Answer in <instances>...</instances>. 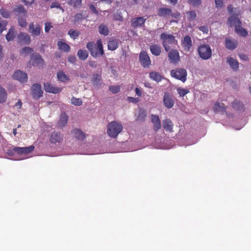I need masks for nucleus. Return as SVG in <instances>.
Returning <instances> with one entry per match:
<instances>
[{"label": "nucleus", "mask_w": 251, "mask_h": 251, "mask_svg": "<svg viewBox=\"0 0 251 251\" xmlns=\"http://www.w3.org/2000/svg\"><path fill=\"white\" fill-rule=\"evenodd\" d=\"M63 139V136L60 132L53 131L50 135V141L51 143L56 144L61 142Z\"/></svg>", "instance_id": "obj_16"}, {"label": "nucleus", "mask_w": 251, "mask_h": 251, "mask_svg": "<svg viewBox=\"0 0 251 251\" xmlns=\"http://www.w3.org/2000/svg\"><path fill=\"white\" fill-rule=\"evenodd\" d=\"M226 108V107L223 103L216 102L213 106V110L215 112L224 113Z\"/></svg>", "instance_id": "obj_30"}, {"label": "nucleus", "mask_w": 251, "mask_h": 251, "mask_svg": "<svg viewBox=\"0 0 251 251\" xmlns=\"http://www.w3.org/2000/svg\"><path fill=\"white\" fill-rule=\"evenodd\" d=\"M13 77L20 82H25L27 81V75L25 73L20 70L16 71L13 75Z\"/></svg>", "instance_id": "obj_19"}, {"label": "nucleus", "mask_w": 251, "mask_h": 251, "mask_svg": "<svg viewBox=\"0 0 251 251\" xmlns=\"http://www.w3.org/2000/svg\"><path fill=\"white\" fill-rule=\"evenodd\" d=\"M86 47L90 51L91 55L93 57H96L104 54L102 44L100 40L97 41L96 44L94 42H90L87 43Z\"/></svg>", "instance_id": "obj_4"}, {"label": "nucleus", "mask_w": 251, "mask_h": 251, "mask_svg": "<svg viewBox=\"0 0 251 251\" xmlns=\"http://www.w3.org/2000/svg\"><path fill=\"white\" fill-rule=\"evenodd\" d=\"M7 22L6 21L0 19V33L6 29Z\"/></svg>", "instance_id": "obj_52"}, {"label": "nucleus", "mask_w": 251, "mask_h": 251, "mask_svg": "<svg viewBox=\"0 0 251 251\" xmlns=\"http://www.w3.org/2000/svg\"><path fill=\"white\" fill-rule=\"evenodd\" d=\"M18 39L25 44H28L31 42L30 37L26 33L20 32L18 35Z\"/></svg>", "instance_id": "obj_24"}, {"label": "nucleus", "mask_w": 251, "mask_h": 251, "mask_svg": "<svg viewBox=\"0 0 251 251\" xmlns=\"http://www.w3.org/2000/svg\"><path fill=\"white\" fill-rule=\"evenodd\" d=\"M135 92L136 94L138 97H141V96L142 92H141V91L140 90V89L139 88H136L135 89Z\"/></svg>", "instance_id": "obj_64"}, {"label": "nucleus", "mask_w": 251, "mask_h": 251, "mask_svg": "<svg viewBox=\"0 0 251 251\" xmlns=\"http://www.w3.org/2000/svg\"><path fill=\"white\" fill-rule=\"evenodd\" d=\"M25 4L26 5H30L34 3L35 0H23Z\"/></svg>", "instance_id": "obj_63"}, {"label": "nucleus", "mask_w": 251, "mask_h": 251, "mask_svg": "<svg viewBox=\"0 0 251 251\" xmlns=\"http://www.w3.org/2000/svg\"><path fill=\"white\" fill-rule=\"evenodd\" d=\"M57 45L58 47V49L64 52H68L70 50V47L69 45L62 40L58 41Z\"/></svg>", "instance_id": "obj_29"}, {"label": "nucleus", "mask_w": 251, "mask_h": 251, "mask_svg": "<svg viewBox=\"0 0 251 251\" xmlns=\"http://www.w3.org/2000/svg\"><path fill=\"white\" fill-rule=\"evenodd\" d=\"M51 24L50 22L45 23V31L46 32H48L50 28L52 27Z\"/></svg>", "instance_id": "obj_58"}, {"label": "nucleus", "mask_w": 251, "mask_h": 251, "mask_svg": "<svg viewBox=\"0 0 251 251\" xmlns=\"http://www.w3.org/2000/svg\"><path fill=\"white\" fill-rule=\"evenodd\" d=\"M50 8H60L61 9H62L63 10V8L62 7H61L60 6V5L59 4V3L58 2H57V1H55V2H52L51 4V5H50Z\"/></svg>", "instance_id": "obj_57"}, {"label": "nucleus", "mask_w": 251, "mask_h": 251, "mask_svg": "<svg viewBox=\"0 0 251 251\" xmlns=\"http://www.w3.org/2000/svg\"><path fill=\"white\" fill-rule=\"evenodd\" d=\"M172 10L169 8H160L158 10V15L164 18H169L172 14Z\"/></svg>", "instance_id": "obj_22"}, {"label": "nucleus", "mask_w": 251, "mask_h": 251, "mask_svg": "<svg viewBox=\"0 0 251 251\" xmlns=\"http://www.w3.org/2000/svg\"><path fill=\"white\" fill-rule=\"evenodd\" d=\"M68 34L70 35V36L73 38L74 39H76L80 33L79 31L73 30V29H70L69 30Z\"/></svg>", "instance_id": "obj_48"}, {"label": "nucleus", "mask_w": 251, "mask_h": 251, "mask_svg": "<svg viewBox=\"0 0 251 251\" xmlns=\"http://www.w3.org/2000/svg\"><path fill=\"white\" fill-rule=\"evenodd\" d=\"M123 126L121 124L112 121L108 123L107 128V133L111 138H116L123 130Z\"/></svg>", "instance_id": "obj_3"}, {"label": "nucleus", "mask_w": 251, "mask_h": 251, "mask_svg": "<svg viewBox=\"0 0 251 251\" xmlns=\"http://www.w3.org/2000/svg\"><path fill=\"white\" fill-rule=\"evenodd\" d=\"M163 126L164 129L167 131L172 132L174 125L169 119H166L163 121Z\"/></svg>", "instance_id": "obj_27"}, {"label": "nucleus", "mask_w": 251, "mask_h": 251, "mask_svg": "<svg viewBox=\"0 0 251 251\" xmlns=\"http://www.w3.org/2000/svg\"><path fill=\"white\" fill-rule=\"evenodd\" d=\"M168 57L171 62L177 63L180 60L179 54L176 50H171L168 53Z\"/></svg>", "instance_id": "obj_17"}, {"label": "nucleus", "mask_w": 251, "mask_h": 251, "mask_svg": "<svg viewBox=\"0 0 251 251\" xmlns=\"http://www.w3.org/2000/svg\"><path fill=\"white\" fill-rule=\"evenodd\" d=\"M7 98V93L5 90L0 87V103H3Z\"/></svg>", "instance_id": "obj_41"}, {"label": "nucleus", "mask_w": 251, "mask_h": 251, "mask_svg": "<svg viewBox=\"0 0 251 251\" xmlns=\"http://www.w3.org/2000/svg\"><path fill=\"white\" fill-rule=\"evenodd\" d=\"M147 19V18H144V17L134 18L131 21V25L134 28L143 27Z\"/></svg>", "instance_id": "obj_12"}, {"label": "nucleus", "mask_w": 251, "mask_h": 251, "mask_svg": "<svg viewBox=\"0 0 251 251\" xmlns=\"http://www.w3.org/2000/svg\"><path fill=\"white\" fill-rule=\"evenodd\" d=\"M45 91L47 92L53 94H58L62 91L60 87H55L53 84L50 82H46L44 84Z\"/></svg>", "instance_id": "obj_13"}, {"label": "nucleus", "mask_w": 251, "mask_h": 251, "mask_svg": "<svg viewBox=\"0 0 251 251\" xmlns=\"http://www.w3.org/2000/svg\"><path fill=\"white\" fill-rule=\"evenodd\" d=\"M30 63H32L33 66L40 68H43L44 65V61L42 56L37 53H32L31 55L30 62L28 65H30Z\"/></svg>", "instance_id": "obj_7"}, {"label": "nucleus", "mask_w": 251, "mask_h": 251, "mask_svg": "<svg viewBox=\"0 0 251 251\" xmlns=\"http://www.w3.org/2000/svg\"><path fill=\"white\" fill-rule=\"evenodd\" d=\"M198 28L200 31H202L204 33H207L208 32V27L207 25L199 26Z\"/></svg>", "instance_id": "obj_56"}, {"label": "nucleus", "mask_w": 251, "mask_h": 251, "mask_svg": "<svg viewBox=\"0 0 251 251\" xmlns=\"http://www.w3.org/2000/svg\"><path fill=\"white\" fill-rule=\"evenodd\" d=\"M113 20L116 21L122 22L123 21V17L121 13H117L114 15Z\"/></svg>", "instance_id": "obj_54"}, {"label": "nucleus", "mask_w": 251, "mask_h": 251, "mask_svg": "<svg viewBox=\"0 0 251 251\" xmlns=\"http://www.w3.org/2000/svg\"><path fill=\"white\" fill-rule=\"evenodd\" d=\"M15 35V29L11 27L6 35V39L8 42L12 41L14 39Z\"/></svg>", "instance_id": "obj_36"}, {"label": "nucleus", "mask_w": 251, "mask_h": 251, "mask_svg": "<svg viewBox=\"0 0 251 251\" xmlns=\"http://www.w3.org/2000/svg\"><path fill=\"white\" fill-rule=\"evenodd\" d=\"M139 61L141 65L144 67H148L151 64V60L146 51H142L139 55Z\"/></svg>", "instance_id": "obj_11"}, {"label": "nucleus", "mask_w": 251, "mask_h": 251, "mask_svg": "<svg viewBox=\"0 0 251 251\" xmlns=\"http://www.w3.org/2000/svg\"><path fill=\"white\" fill-rule=\"evenodd\" d=\"M232 106L236 110L243 111L244 109L243 104L237 100H235L233 101Z\"/></svg>", "instance_id": "obj_33"}, {"label": "nucleus", "mask_w": 251, "mask_h": 251, "mask_svg": "<svg viewBox=\"0 0 251 251\" xmlns=\"http://www.w3.org/2000/svg\"><path fill=\"white\" fill-rule=\"evenodd\" d=\"M31 94L33 98L35 100H38L42 96L43 91L41 89V86L38 83L32 85L31 87Z\"/></svg>", "instance_id": "obj_10"}, {"label": "nucleus", "mask_w": 251, "mask_h": 251, "mask_svg": "<svg viewBox=\"0 0 251 251\" xmlns=\"http://www.w3.org/2000/svg\"><path fill=\"white\" fill-rule=\"evenodd\" d=\"M71 102L72 104L75 106H80L83 103L81 99L75 98V97L72 98L71 100Z\"/></svg>", "instance_id": "obj_47"}, {"label": "nucleus", "mask_w": 251, "mask_h": 251, "mask_svg": "<svg viewBox=\"0 0 251 251\" xmlns=\"http://www.w3.org/2000/svg\"><path fill=\"white\" fill-rule=\"evenodd\" d=\"M225 47L229 50H233L238 46V43L237 40L228 37L225 39Z\"/></svg>", "instance_id": "obj_18"}, {"label": "nucleus", "mask_w": 251, "mask_h": 251, "mask_svg": "<svg viewBox=\"0 0 251 251\" xmlns=\"http://www.w3.org/2000/svg\"><path fill=\"white\" fill-rule=\"evenodd\" d=\"M101 76L98 74L93 75L92 82L94 85H98L100 84Z\"/></svg>", "instance_id": "obj_43"}, {"label": "nucleus", "mask_w": 251, "mask_h": 251, "mask_svg": "<svg viewBox=\"0 0 251 251\" xmlns=\"http://www.w3.org/2000/svg\"><path fill=\"white\" fill-rule=\"evenodd\" d=\"M68 121V117L65 113H62L59 121L58 122V126L60 127L65 126Z\"/></svg>", "instance_id": "obj_32"}, {"label": "nucleus", "mask_w": 251, "mask_h": 251, "mask_svg": "<svg viewBox=\"0 0 251 251\" xmlns=\"http://www.w3.org/2000/svg\"><path fill=\"white\" fill-rule=\"evenodd\" d=\"M99 31L100 33L104 36H107L109 33L108 27L107 25L101 24L99 27Z\"/></svg>", "instance_id": "obj_35"}, {"label": "nucleus", "mask_w": 251, "mask_h": 251, "mask_svg": "<svg viewBox=\"0 0 251 251\" xmlns=\"http://www.w3.org/2000/svg\"><path fill=\"white\" fill-rule=\"evenodd\" d=\"M161 47L158 44H152L150 47L151 53L155 56H159L161 52Z\"/></svg>", "instance_id": "obj_25"}, {"label": "nucleus", "mask_w": 251, "mask_h": 251, "mask_svg": "<svg viewBox=\"0 0 251 251\" xmlns=\"http://www.w3.org/2000/svg\"><path fill=\"white\" fill-rule=\"evenodd\" d=\"M187 19L189 21H194L197 17V14L195 11H189L186 12Z\"/></svg>", "instance_id": "obj_44"}, {"label": "nucleus", "mask_w": 251, "mask_h": 251, "mask_svg": "<svg viewBox=\"0 0 251 251\" xmlns=\"http://www.w3.org/2000/svg\"><path fill=\"white\" fill-rule=\"evenodd\" d=\"M188 3L193 6H198L201 3V0H188Z\"/></svg>", "instance_id": "obj_51"}, {"label": "nucleus", "mask_w": 251, "mask_h": 251, "mask_svg": "<svg viewBox=\"0 0 251 251\" xmlns=\"http://www.w3.org/2000/svg\"><path fill=\"white\" fill-rule=\"evenodd\" d=\"M226 62L233 71L236 72L238 70L239 63L236 59L230 56L228 57L226 59Z\"/></svg>", "instance_id": "obj_21"}, {"label": "nucleus", "mask_w": 251, "mask_h": 251, "mask_svg": "<svg viewBox=\"0 0 251 251\" xmlns=\"http://www.w3.org/2000/svg\"><path fill=\"white\" fill-rule=\"evenodd\" d=\"M89 9L94 14H96V15H98L99 14V12L98 11V10L96 9V7H95V6L91 4L89 5Z\"/></svg>", "instance_id": "obj_59"}, {"label": "nucleus", "mask_w": 251, "mask_h": 251, "mask_svg": "<svg viewBox=\"0 0 251 251\" xmlns=\"http://www.w3.org/2000/svg\"><path fill=\"white\" fill-rule=\"evenodd\" d=\"M170 75L172 77L185 82L187 79V73L185 69L176 68L171 71Z\"/></svg>", "instance_id": "obj_6"}, {"label": "nucleus", "mask_w": 251, "mask_h": 251, "mask_svg": "<svg viewBox=\"0 0 251 251\" xmlns=\"http://www.w3.org/2000/svg\"><path fill=\"white\" fill-rule=\"evenodd\" d=\"M57 76L58 80L61 82H65L69 80V77L62 71H59L57 74Z\"/></svg>", "instance_id": "obj_34"}, {"label": "nucleus", "mask_w": 251, "mask_h": 251, "mask_svg": "<svg viewBox=\"0 0 251 251\" xmlns=\"http://www.w3.org/2000/svg\"><path fill=\"white\" fill-rule=\"evenodd\" d=\"M176 91L180 97H183L190 92L188 89H184L180 87L177 88L176 89Z\"/></svg>", "instance_id": "obj_42"}, {"label": "nucleus", "mask_w": 251, "mask_h": 251, "mask_svg": "<svg viewBox=\"0 0 251 251\" xmlns=\"http://www.w3.org/2000/svg\"><path fill=\"white\" fill-rule=\"evenodd\" d=\"M215 6L217 8H222L224 6V0H215Z\"/></svg>", "instance_id": "obj_55"}, {"label": "nucleus", "mask_w": 251, "mask_h": 251, "mask_svg": "<svg viewBox=\"0 0 251 251\" xmlns=\"http://www.w3.org/2000/svg\"><path fill=\"white\" fill-rule=\"evenodd\" d=\"M227 10L228 14H231L233 13V11L235 12V14H233L228 18L227 24L230 27L234 25L235 27L241 25V22L238 17L240 11L238 8H233L231 4L229 5L227 7Z\"/></svg>", "instance_id": "obj_1"}, {"label": "nucleus", "mask_w": 251, "mask_h": 251, "mask_svg": "<svg viewBox=\"0 0 251 251\" xmlns=\"http://www.w3.org/2000/svg\"><path fill=\"white\" fill-rule=\"evenodd\" d=\"M109 90L114 94L118 93L120 90V87L118 85H110L109 87Z\"/></svg>", "instance_id": "obj_50"}, {"label": "nucleus", "mask_w": 251, "mask_h": 251, "mask_svg": "<svg viewBox=\"0 0 251 251\" xmlns=\"http://www.w3.org/2000/svg\"><path fill=\"white\" fill-rule=\"evenodd\" d=\"M150 78L157 82L161 81L163 78V76L158 72L152 71L149 73Z\"/></svg>", "instance_id": "obj_26"}, {"label": "nucleus", "mask_w": 251, "mask_h": 251, "mask_svg": "<svg viewBox=\"0 0 251 251\" xmlns=\"http://www.w3.org/2000/svg\"><path fill=\"white\" fill-rule=\"evenodd\" d=\"M28 30L31 36L36 37L40 35L42 28L38 23L35 24L34 22H31L29 24Z\"/></svg>", "instance_id": "obj_8"}, {"label": "nucleus", "mask_w": 251, "mask_h": 251, "mask_svg": "<svg viewBox=\"0 0 251 251\" xmlns=\"http://www.w3.org/2000/svg\"><path fill=\"white\" fill-rule=\"evenodd\" d=\"M235 32L242 37H245L248 34V32L241 25L237 26L235 28Z\"/></svg>", "instance_id": "obj_39"}, {"label": "nucleus", "mask_w": 251, "mask_h": 251, "mask_svg": "<svg viewBox=\"0 0 251 251\" xmlns=\"http://www.w3.org/2000/svg\"><path fill=\"white\" fill-rule=\"evenodd\" d=\"M19 25L22 27H25L27 26V23L26 22L25 17L23 18L20 17L18 20Z\"/></svg>", "instance_id": "obj_49"}, {"label": "nucleus", "mask_w": 251, "mask_h": 251, "mask_svg": "<svg viewBox=\"0 0 251 251\" xmlns=\"http://www.w3.org/2000/svg\"><path fill=\"white\" fill-rule=\"evenodd\" d=\"M170 16H171L172 18H175L176 19H177L180 16V13L178 12H176L173 13V11L172 12V14L170 15Z\"/></svg>", "instance_id": "obj_60"}, {"label": "nucleus", "mask_w": 251, "mask_h": 251, "mask_svg": "<svg viewBox=\"0 0 251 251\" xmlns=\"http://www.w3.org/2000/svg\"><path fill=\"white\" fill-rule=\"evenodd\" d=\"M197 51L200 57L203 60H207L212 56V50L208 44H202L200 45Z\"/></svg>", "instance_id": "obj_5"}, {"label": "nucleus", "mask_w": 251, "mask_h": 251, "mask_svg": "<svg viewBox=\"0 0 251 251\" xmlns=\"http://www.w3.org/2000/svg\"><path fill=\"white\" fill-rule=\"evenodd\" d=\"M83 19V15L81 13L76 14L74 17L73 22L75 23Z\"/></svg>", "instance_id": "obj_53"}, {"label": "nucleus", "mask_w": 251, "mask_h": 251, "mask_svg": "<svg viewBox=\"0 0 251 251\" xmlns=\"http://www.w3.org/2000/svg\"><path fill=\"white\" fill-rule=\"evenodd\" d=\"M181 45L185 51H190L192 47V42L191 38L189 35H186L181 39Z\"/></svg>", "instance_id": "obj_14"}, {"label": "nucleus", "mask_w": 251, "mask_h": 251, "mask_svg": "<svg viewBox=\"0 0 251 251\" xmlns=\"http://www.w3.org/2000/svg\"><path fill=\"white\" fill-rule=\"evenodd\" d=\"M68 5L73 6L74 8L80 7L82 4V0H70L68 2Z\"/></svg>", "instance_id": "obj_40"}, {"label": "nucleus", "mask_w": 251, "mask_h": 251, "mask_svg": "<svg viewBox=\"0 0 251 251\" xmlns=\"http://www.w3.org/2000/svg\"><path fill=\"white\" fill-rule=\"evenodd\" d=\"M0 13L1 15L5 18H8L11 16V12L3 7L0 9Z\"/></svg>", "instance_id": "obj_45"}, {"label": "nucleus", "mask_w": 251, "mask_h": 251, "mask_svg": "<svg viewBox=\"0 0 251 251\" xmlns=\"http://www.w3.org/2000/svg\"><path fill=\"white\" fill-rule=\"evenodd\" d=\"M160 39L166 51H168L170 50V45H176L177 43V41L176 39L175 36L167 32L161 33L160 35Z\"/></svg>", "instance_id": "obj_2"}, {"label": "nucleus", "mask_w": 251, "mask_h": 251, "mask_svg": "<svg viewBox=\"0 0 251 251\" xmlns=\"http://www.w3.org/2000/svg\"><path fill=\"white\" fill-rule=\"evenodd\" d=\"M151 122L153 124V130L156 132L161 127V122L159 117L156 115H151Z\"/></svg>", "instance_id": "obj_23"}, {"label": "nucleus", "mask_w": 251, "mask_h": 251, "mask_svg": "<svg viewBox=\"0 0 251 251\" xmlns=\"http://www.w3.org/2000/svg\"><path fill=\"white\" fill-rule=\"evenodd\" d=\"M72 133L74 134V137L77 140L83 141L85 138L84 133L79 129H74Z\"/></svg>", "instance_id": "obj_28"}, {"label": "nucleus", "mask_w": 251, "mask_h": 251, "mask_svg": "<svg viewBox=\"0 0 251 251\" xmlns=\"http://www.w3.org/2000/svg\"><path fill=\"white\" fill-rule=\"evenodd\" d=\"M239 56L241 59L245 60V61L248 60V58H249L248 56L247 55L243 54V53L239 54Z\"/></svg>", "instance_id": "obj_62"}, {"label": "nucleus", "mask_w": 251, "mask_h": 251, "mask_svg": "<svg viewBox=\"0 0 251 251\" xmlns=\"http://www.w3.org/2000/svg\"><path fill=\"white\" fill-rule=\"evenodd\" d=\"M163 102L164 106L168 109L172 108L175 104L173 95L167 92L164 93Z\"/></svg>", "instance_id": "obj_9"}, {"label": "nucleus", "mask_w": 251, "mask_h": 251, "mask_svg": "<svg viewBox=\"0 0 251 251\" xmlns=\"http://www.w3.org/2000/svg\"><path fill=\"white\" fill-rule=\"evenodd\" d=\"M147 114L146 111L144 109H140L138 115L137 117L136 120L142 122L145 120Z\"/></svg>", "instance_id": "obj_37"}, {"label": "nucleus", "mask_w": 251, "mask_h": 251, "mask_svg": "<svg viewBox=\"0 0 251 251\" xmlns=\"http://www.w3.org/2000/svg\"><path fill=\"white\" fill-rule=\"evenodd\" d=\"M119 46L118 41L116 39H110L108 43V49L109 50H115Z\"/></svg>", "instance_id": "obj_31"}, {"label": "nucleus", "mask_w": 251, "mask_h": 251, "mask_svg": "<svg viewBox=\"0 0 251 251\" xmlns=\"http://www.w3.org/2000/svg\"><path fill=\"white\" fill-rule=\"evenodd\" d=\"M33 51V50L32 48L29 47H25L21 50L20 51V54H24L25 55H28Z\"/></svg>", "instance_id": "obj_46"}, {"label": "nucleus", "mask_w": 251, "mask_h": 251, "mask_svg": "<svg viewBox=\"0 0 251 251\" xmlns=\"http://www.w3.org/2000/svg\"><path fill=\"white\" fill-rule=\"evenodd\" d=\"M68 60L69 62L74 63L76 61V57L75 56H69L68 58Z\"/></svg>", "instance_id": "obj_61"}, {"label": "nucleus", "mask_w": 251, "mask_h": 251, "mask_svg": "<svg viewBox=\"0 0 251 251\" xmlns=\"http://www.w3.org/2000/svg\"><path fill=\"white\" fill-rule=\"evenodd\" d=\"M13 12L14 14L20 17H25L27 14V11L25 7L22 5H16L14 9Z\"/></svg>", "instance_id": "obj_20"}, {"label": "nucleus", "mask_w": 251, "mask_h": 251, "mask_svg": "<svg viewBox=\"0 0 251 251\" xmlns=\"http://www.w3.org/2000/svg\"><path fill=\"white\" fill-rule=\"evenodd\" d=\"M34 149V146L32 145L28 147H16L13 149L12 151L19 154H27L31 152Z\"/></svg>", "instance_id": "obj_15"}, {"label": "nucleus", "mask_w": 251, "mask_h": 251, "mask_svg": "<svg viewBox=\"0 0 251 251\" xmlns=\"http://www.w3.org/2000/svg\"><path fill=\"white\" fill-rule=\"evenodd\" d=\"M77 56L81 60H85L88 56V52L86 50H79L77 52Z\"/></svg>", "instance_id": "obj_38"}]
</instances>
